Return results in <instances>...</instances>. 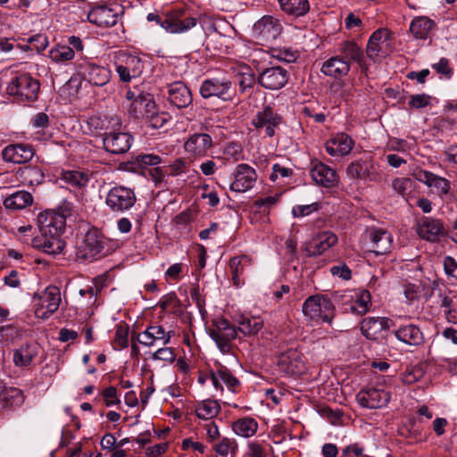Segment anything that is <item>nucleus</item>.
<instances>
[{
	"label": "nucleus",
	"mask_w": 457,
	"mask_h": 457,
	"mask_svg": "<svg viewBox=\"0 0 457 457\" xmlns=\"http://www.w3.org/2000/svg\"><path fill=\"white\" fill-rule=\"evenodd\" d=\"M280 10L287 16L297 19L305 16L311 9L309 0H277Z\"/></svg>",
	"instance_id": "4c0bfd02"
},
{
	"label": "nucleus",
	"mask_w": 457,
	"mask_h": 457,
	"mask_svg": "<svg viewBox=\"0 0 457 457\" xmlns=\"http://www.w3.org/2000/svg\"><path fill=\"white\" fill-rule=\"evenodd\" d=\"M370 303V293L367 290H362L356 295V299L351 303L350 310L353 313L362 316L368 312Z\"/></svg>",
	"instance_id": "3c124183"
},
{
	"label": "nucleus",
	"mask_w": 457,
	"mask_h": 457,
	"mask_svg": "<svg viewBox=\"0 0 457 457\" xmlns=\"http://www.w3.org/2000/svg\"><path fill=\"white\" fill-rule=\"evenodd\" d=\"M198 19L187 15L186 10L182 8L173 9L168 12L166 32L170 34H183L195 28Z\"/></svg>",
	"instance_id": "f3484780"
},
{
	"label": "nucleus",
	"mask_w": 457,
	"mask_h": 457,
	"mask_svg": "<svg viewBox=\"0 0 457 457\" xmlns=\"http://www.w3.org/2000/svg\"><path fill=\"white\" fill-rule=\"evenodd\" d=\"M199 92L204 99L217 97L223 101H230L234 96L232 83L225 78L204 79L200 86Z\"/></svg>",
	"instance_id": "f8f14e48"
},
{
	"label": "nucleus",
	"mask_w": 457,
	"mask_h": 457,
	"mask_svg": "<svg viewBox=\"0 0 457 457\" xmlns=\"http://www.w3.org/2000/svg\"><path fill=\"white\" fill-rule=\"evenodd\" d=\"M431 96L427 94H418L411 96L409 105L411 108L420 109L430 104Z\"/></svg>",
	"instance_id": "0e129e2a"
},
{
	"label": "nucleus",
	"mask_w": 457,
	"mask_h": 457,
	"mask_svg": "<svg viewBox=\"0 0 457 457\" xmlns=\"http://www.w3.org/2000/svg\"><path fill=\"white\" fill-rule=\"evenodd\" d=\"M444 270L448 278H453L457 280V262L453 257H445Z\"/></svg>",
	"instance_id": "338daca9"
},
{
	"label": "nucleus",
	"mask_w": 457,
	"mask_h": 457,
	"mask_svg": "<svg viewBox=\"0 0 457 457\" xmlns=\"http://www.w3.org/2000/svg\"><path fill=\"white\" fill-rule=\"evenodd\" d=\"M434 26L435 22L429 18L425 16L416 17L411 22L410 31L415 38L426 39Z\"/></svg>",
	"instance_id": "37998d69"
},
{
	"label": "nucleus",
	"mask_w": 457,
	"mask_h": 457,
	"mask_svg": "<svg viewBox=\"0 0 457 457\" xmlns=\"http://www.w3.org/2000/svg\"><path fill=\"white\" fill-rule=\"evenodd\" d=\"M310 175L316 185L326 188L335 187L339 182L336 170L317 159L310 163Z\"/></svg>",
	"instance_id": "aec40b11"
},
{
	"label": "nucleus",
	"mask_w": 457,
	"mask_h": 457,
	"mask_svg": "<svg viewBox=\"0 0 457 457\" xmlns=\"http://www.w3.org/2000/svg\"><path fill=\"white\" fill-rule=\"evenodd\" d=\"M69 209L62 210V213L46 211L37 216V225L42 235H62L65 228V217Z\"/></svg>",
	"instance_id": "dca6fc26"
},
{
	"label": "nucleus",
	"mask_w": 457,
	"mask_h": 457,
	"mask_svg": "<svg viewBox=\"0 0 457 457\" xmlns=\"http://www.w3.org/2000/svg\"><path fill=\"white\" fill-rule=\"evenodd\" d=\"M212 147V138L207 133H195L184 144L185 151L194 156L204 157Z\"/></svg>",
	"instance_id": "2f4dec72"
},
{
	"label": "nucleus",
	"mask_w": 457,
	"mask_h": 457,
	"mask_svg": "<svg viewBox=\"0 0 457 457\" xmlns=\"http://www.w3.org/2000/svg\"><path fill=\"white\" fill-rule=\"evenodd\" d=\"M155 107L156 104L150 93L138 92L137 99L131 102L128 107V114L136 120H145Z\"/></svg>",
	"instance_id": "a878e982"
},
{
	"label": "nucleus",
	"mask_w": 457,
	"mask_h": 457,
	"mask_svg": "<svg viewBox=\"0 0 457 457\" xmlns=\"http://www.w3.org/2000/svg\"><path fill=\"white\" fill-rule=\"evenodd\" d=\"M218 375L220 380L233 392L239 386V380L224 365L218 363Z\"/></svg>",
	"instance_id": "864d4df0"
},
{
	"label": "nucleus",
	"mask_w": 457,
	"mask_h": 457,
	"mask_svg": "<svg viewBox=\"0 0 457 457\" xmlns=\"http://www.w3.org/2000/svg\"><path fill=\"white\" fill-rule=\"evenodd\" d=\"M414 177L420 182L424 183L428 187L436 189L440 196L448 195L451 191V183L445 178L434 174L431 171L419 170L414 172Z\"/></svg>",
	"instance_id": "c85d7f7f"
},
{
	"label": "nucleus",
	"mask_w": 457,
	"mask_h": 457,
	"mask_svg": "<svg viewBox=\"0 0 457 457\" xmlns=\"http://www.w3.org/2000/svg\"><path fill=\"white\" fill-rule=\"evenodd\" d=\"M250 258L247 255L235 256L229 261V268L232 273V280L235 286L241 283L240 277L245 271V267L250 264Z\"/></svg>",
	"instance_id": "8fccbe9b"
},
{
	"label": "nucleus",
	"mask_w": 457,
	"mask_h": 457,
	"mask_svg": "<svg viewBox=\"0 0 457 457\" xmlns=\"http://www.w3.org/2000/svg\"><path fill=\"white\" fill-rule=\"evenodd\" d=\"M84 47V42L79 37L70 36L65 41L53 46L48 57L51 62L58 65H66L75 58L76 54L81 55Z\"/></svg>",
	"instance_id": "423d86ee"
},
{
	"label": "nucleus",
	"mask_w": 457,
	"mask_h": 457,
	"mask_svg": "<svg viewBox=\"0 0 457 457\" xmlns=\"http://www.w3.org/2000/svg\"><path fill=\"white\" fill-rule=\"evenodd\" d=\"M390 394L376 387H365L356 395L357 403L363 408L378 409L386 406L390 401Z\"/></svg>",
	"instance_id": "4be33fe9"
},
{
	"label": "nucleus",
	"mask_w": 457,
	"mask_h": 457,
	"mask_svg": "<svg viewBox=\"0 0 457 457\" xmlns=\"http://www.w3.org/2000/svg\"><path fill=\"white\" fill-rule=\"evenodd\" d=\"M35 149L29 144L16 143L4 146L1 152L5 162L22 164L29 162L35 155Z\"/></svg>",
	"instance_id": "b1692460"
},
{
	"label": "nucleus",
	"mask_w": 457,
	"mask_h": 457,
	"mask_svg": "<svg viewBox=\"0 0 457 457\" xmlns=\"http://www.w3.org/2000/svg\"><path fill=\"white\" fill-rule=\"evenodd\" d=\"M277 365L279 370L289 376H299L305 370L303 354L295 348H288L277 356Z\"/></svg>",
	"instance_id": "4468645a"
},
{
	"label": "nucleus",
	"mask_w": 457,
	"mask_h": 457,
	"mask_svg": "<svg viewBox=\"0 0 457 457\" xmlns=\"http://www.w3.org/2000/svg\"><path fill=\"white\" fill-rule=\"evenodd\" d=\"M122 7L115 3L94 5L87 12V21L98 27H112L117 24Z\"/></svg>",
	"instance_id": "1a4fd4ad"
},
{
	"label": "nucleus",
	"mask_w": 457,
	"mask_h": 457,
	"mask_svg": "<svg viewBox=\"0 0 457 457\" xmlns=\"http://www.w3.org/2000/svg\"><path fill=\"white\" fill-rule=\"evenodd\" d=\"M361 330L362 335L369 340H377L382 332L381 322L377 317H369L361 322Z\"/></svg>",
	"instance_id": "09e8293b"
},
{
	"label": "nucleus",
	"mask_w": 457,
	"mask_h": 457,
	"mask_svg": "<svg viewBox=\"0 0 457 457\" xmlns=\"http://www.w3.org/2000/svg\"><path fill=\"white\" fill-rule=\"evenodd\" d=\"M346 175L349 179L362 181L378 182L381 179L378 167L370 156L352 162L346 168Z\"/></svg>",
	"instance_id": "9b49d317"
},
{
	"label": "nucleus",
	"mask_w": 457,
	"mask_h": 457,
	"mask_svg": "<svg viewBox=\"0 0 457 457\" xmlns=\"http://www.w3.org/2000/svg\"><path fill=\"white\" fill-rule=\"evenodd\" d=\"M395 337L410 346H420L424 344L425 337L419 326L408 323L399 326L394 330Z\"/></svg>",
	"instance_id": "c756f323"
},
{
	"label": "nucleus",
	"mask_w": 457,
	"mask_h": 457,
	"mask_svg": "<svg viewBox=\"0 0 457 457\" xmlns=\"http://www.w3.org/2000/svg\"><path fill=\"white\" fill-rule=\"evenodd\" d=\"M21 177L23 184L29 187L38 186L45 181V173L37 166H25L21 170Z\"/></svg>",
	"instance_id": "de8ad7c7"
},
{
	"label": "nucleus",
	"mask_w": 457,
	"mask_h": 457,
	"mask_svg": "<svg viewBox=\"0 0 457 457\" xmlns=\"http://www.w3.org/2000/svg\"><path fill=\"white\" fill-rule=\"evenodd\" d=\"M38 354V345L36 343H25L13 352L12 361L16 367H29Z\"/></svg>",
	"instance_id": "e433bc0d"
},
{
	"label": "nucleus",
	"mask_w": 457,
	"mask_h": 457,
	"mask_svg": "<svg viewBox=\"0 0 457 457\" xmlns=\"http://www.w3.org/2000/svg\"><path fill=\"white\" fill-rule=\"evenodd\" d=\"M75 70L81 81H85L93 87H104L112 78V71L107 67L87 59L77 60Z\"/></svg>",
	"instance_id": "20e7f679"
},
{
	"label": "nucleus",
	"mask_w": 457,
	"mask_h": 457,
	"mask_svg": "<svg viewBox=\"0 0 457 457\" xmlns=\"http://www.w3.org/2000/svg\"><path fill=\"white\" fill-rule=\"evenodd\" d=\"M281 122L282 117L270 105L264 106L252 120V125L268 137L275 135Z\"/></svg>",
	"instance_id": "2eb2a0df"
},
{
	"label": "nucleus",
	"mask_w": 457,
	"mask_h": 457,
	"mask_svg": "<svg viewBox=\"0 0 457 457\" xmlns=\"http://www.w3.org/2000/svg\"><path fill=\"white\" fill-rule=\"evenodd\" d=\"M247 447L249 457H267V450L261 443L251 441Z\"/></svg>",
	"instance_id": "774afa93"
},
{
	"label": "nucleus",
	"mask_w": 457,
	"mask_h": 457,
	"mask_svg": "<svg viewBox=\"0 0 457 457\" xmlns=\"http://www.w3.org/2000/svg\"><path fill=\"white\" fill-rule=\"evenodd\" d=\"M245 71H241L237 74V80L241 92L251 89L255 83V77L252 71L249 68H245Z\"/></svg>",
	"instance_id": "13d9d810"
},
{
	"label": "nucleus",
	"mask_w": 457,
	"mask_h": 457,
	"mask_svg": "<svg viewBox=\"0 0 457 457\" xmlns=\"http://www.w3.org/2000/svg\"><path fill=\"white\" fill-rule=\"evenodd\" d=\"M424 376V371L422 368L419 366H414L411 369H407L402 374V381L404 384L411 385L418 381H420Z\"/></svg>",
	"instance_id": "bf43d9fd"
},
{
	"label": "nucleus",
	"mask_w": 457,
	"mask_h": 457,
	"mask_svg": "<svg viewBox=\"0 0 457 457\" xmlns=\"http://www.w3.org/2000/svg\"><path fill=\"white\" fill-rule=\"evenodd\" d=\"M432 68L438 73L450 79L453 74V70L450 66V62L447 58L442 57L438 62L432 64Z\"/></svg>",
	"instance_id": "e2e57ef3"
},
{
	"label": "nucleus",
	"mask_w": 457,
	"mask_h": 457,
	"mask_svg": "<svg viewBox=\"0 0 457 457\" xmlns=\"http://www.w3.org/2000/svg\"><path fill=\"white\" fill-rule=\"evenodd\" d=\"M132 139L130 134L116 131L114 128L102 134L104 149L112 154H121L128 152L131 146Z\"/></svg>",
	"instance_id": "a211bd4d"
},
{
	"label": "nucleus",
	"mask_w": 457,
	"mask_h": 457,
	"mask_svg": "<svg viewBox=\"0 0 457 457\" xmlns=\"http://www.w3.org/2000/svg\"><path fill=\"white\" fill-rule=\"evenodd\" d=\"M40 82L29 72H16L6 87V92L14 101L21 104L37 100Z\"/></svg>",
	"instance_id": "f257e3e1"
},
{
	"label": "nucleus",
	"mask_w": 457,
	"mask_h": 457,
	"mask_svg": "<svg viewBox=\"0 0 457 457\" xmlns=\"http://www.w3.org/2000/svg\"><path fill=\"white\" fill-rule=\"evenodd\" d=\"M237 330L245 336L256 335L263 327V322L259 317L241 315L237 320Z\"/></svg>",
	"instance_id": "79ce46f5"
},
{
	"label": "nucleus",
	"mask_w": 457,
	"mask_h": 457,
	"mask_svg": "<svg viewBox=\"0 0 457 457\" xmlns=\"http://www.w3.org/2000/svg\"><path fill=\"white\" fill-rule=\"evenodd\" d=\"M154 129L162 128L170 120V116L167 112H158L157 106L154 109H152L149 116H146L145 119Z\"/></svg>",
	"instance_id": "5fc2aeb1"
},
{
	"label": "nucleus",
	"mask_w": 457,
	"mask_h": 457,
	"mask_svg": "<svg viewBox=\"0 0 457 457\" xmlns=\"http://www.w3.org/2000/svg\"><path fill=\"white\" fill-rule=\"evenodd\" d=\"M320 208L319 203H312L306 205H295L292 209V214L295 218L304 217L314 212H318Z\"/></svg>",
	"instance_id": "052dcab7"
},
{
	"label": "nucleus",
	"mask_w": 457,
	"mask_h": 457,
	"mask_svg": "<svg viewBox=\"0 0 457 457\" xmlns=\"http://www.w3.org/2000/svg\"><path fill=\"white\" fill-rule=\"evenodd\" d=\"M115 71L121 82L128 83L141 75L144 70L142 60L125 51H120L114 57Z\"/></svg>",
	"instance_id": "6e6552de"
},
{
	"label": "nucleus",
	"mask_w": 457,
	"mask_h": 457,
	"mask_svg": "<svg viewBox=\"0 0 457 457\" xmlns=\"http://www.w3.org/2000/svg\"><path fill=\"white\" fill-rule=\"evenodd\" d=\"M220 411V406L216 400L206 399L195 405V415L202 420H212Z\"/></svg>",
	"instance_id": "a18cd8bd"
},
{
	"label": "nucleus",
	"mask_w": 457,
	"mask_h": 457,
	"mask_svg": "<svg viewBox=\"0 0 457 457\" xmlns=\"http://www.w3.org/2000/svg\"><path fill=\"white\" fill-rule=\"evenodd\" d=\"M257 174L255 170L246 163L238 164L234 171V181L229 188L237 193H245L255 184Z\"/></svg>",
	"instance_id": "393cba45"
},
{
	"label": "nucleus",
	"mask_w": 457,
	"mask_h": 457,
	"mask_svg": "<svg viewBox=\"0 0 457 457\" xmlns=\"http://www.w3.org/2000/svg\"><path fill=\"white\" fill-rule=\"evenodd\" d=\"M338 52L346 61L356 62L362 71H366L368 65L365 61L363 51L354 41H344L339 45Z\"/></svg>",
	"instance_id": "473e14b6"
},
{
	"label": "nucleus",
	"mask_w": 457,
	"mask_h": 457,
	"mask_svg": "<svg viewBox=\"0 0 457 457\" xmlns=\"http://www.w3.org/2000/svg\"><path fill=\"white\" fill-rule=\"evenodd\" d=\"M332 140L335 141L337 147L340 150L342 155L348 154L354 145L353 140L345 133L337 134Z\"/></svg>",
	"instance_id": "6e6d98bb"
},
{
	"label": "nucleus",
	"mask_w": 457,
	"mask_h": 457,
	"mask_svg": "<svg viewBox=\"0 0 457 457\" xmlns=\"http://www.w3.org/2000/svg\"><path fill=\"white\" fill-rule=\"evenodd\" d=\"M60 179L74 188H84L89 182L88 173L83 170H62Z\"/></svg>",
	"instance_id": "c03bdc74"
},
{
	"label": "nucleus",
	"mask_w": 457,
	"mask_h": 457,
	"mask_svg": "<svg viewBox=\"0 0 457 457\" xmlns=\"http://www.w3.org/2000/svg\"><path fill=\"white\" fill-rule=\"evenodd\" d=\"M283 28L280 21L270 15H264L258 20L253 27V35L260 40L270 43L276 39Z\"/></svg>",
	"instance_id": "412c9836"
},
{
	"label": "nucleus",
	"mask_w": 457,
	"mask_h": 457,
	"mask_svg": "<svg viewBox=\"0 0 457 457\" xmlns=\"http://www.w3.org/2000/svg\"><path fill=\"white\" fill-rule=\"evenodd\" d=\"M303 312L312 320L330 323L335 316V306L328 295H315L304 301Z\"/></svg>",
	"instance_id": "39448f33"
},
{
	"label": "nucleus",
	"mask_w": 457,
	"mask_h": 457,
	"mask_svg": "<svg viewBox=\"0 0 457 457\" xmlns=\"http://www.w3.org/2000/svg\"><path fill=\"white\" fill-rule=\"evenodd\" d=\"M109 240L97 229L88 230L78 246L76 256L79 260L93 262L110 253Z\"/></svg>",
	"instance_id": "f03ea898"
},
{
	"label": "nucleus",
	"mask_w": 457,
	"mask_h": 457,
	"mask_svg": "<svg viewBox=\"0 0 457 457\" xmlns=\"http://www.w3.org/2000/svg\"><path fill=\"white\" fill-rule=\"evenodd\" d=\"M233 431L243 437L253 436L258 429V423L253 418L245 417L237 420L232 425Z\"/></svg>",
	"instance_id": "49530a36"
},
{
	"label": "nucleus",
	"mask_w": 457,
	"mask_h": 457,
	"mask_svg": "<svg viewBox=\"0 0 457 457\" xmlns=\"http://www.w3.org/2000/svg\"><path fill=\"white\" fill-rule=\"evenodd\" d=\"M129 327L126 323H120L116 326L115 336L112 340L114 350H121L129 345Z\"/></svg>",
	"instance_id": "603ef678"
},
{
	"label": "nucleus",
	"mask_w": 457,
	"mask_h": 457,
	"mask_svg": "<svg viewBox=\"0 0 457 457\" xmlns=\"http://www.w3.org/2000/svg\"><path fill=\"white\" fill-rule=\"evenodd\" d=\"M337 242V236L330 231H323L315 236L306 245L307 256L322 254Z\"/></svg>",
	"instance_id": "7c9ffc66"
},
{
	"label": "nucleus",
	"mask_w": 457,
	"mask_h": 457,
	"mask_svg": "<svg viewBox=\"0 0 457 457\" xmlns=\"http://www.w3.org/2000/svg\"><path fill=\"white\" fill-rule=\"evenodd\" d=\"M136 201V194L131 188L118 186L109 190L105 204L112 212H123L130 209Z\"/></svg>",
	"instance_id": "ddd939ff"
},
{
	"label": "nucleus",
	"mask_w": 457,
	"mask_h": 457,
	"mask_svg": "<svg viewBox=\"0 0 457 457\" xmlns=\"http://www.w3.org/2000/svg\"><path fill=\"white\" fill-rule=\"evenodd\" d=\"M168 168L170 170L169 175L176 177L187 171V162L183 158H178Z\"/></svg>",
	"instance_id": "69168bd1"
},
{
	"label": "nucleus",
	"mask_w": 457,
	"mask_h": 457,
	"mask_svg": "<svg viewBox=\"0 0 457 457\" xmlns=\"http://www.w3.org/2000/svg\"><path fill=\"white\" fill-rule=\"evenodd\" d=\"M417 233L419 237L429 242L439 241L445 235L443 223L430 217H423L417 225Z\"/></svg>",
	"instance_id": "bb28decb"
},
{
	"label": "nucleus",
	"mask_w": 457,
	"mask_h": 457,
	"mask_svg": "<svg viewBox=\"0 0 457 457\" xmlns=\"http://www.w3.org/2000/svg\"><path fill=\"white\" fill-rule=\"evenodd\" d=\"M349 71L350 62L345 60L341 55L329 58L321 67V72L323 74L334 78L345 76L348 74Z\"/></svg>",
	"instance_id": "58836bf2"
},
{
	"label": "nucleus",
	"mask_w": 457,
	"mask_h": 457,
	"mask_svg": "<svg viewBox=\"0 0 457 457\" xmlns=\"http://www.w3.org/2000/svg\"><path fill=\"white\" fill-rule=\"evenodd\" d=\"M370 239V252L377 255L389 253L393 247V237L384 228H371L367 231Z\"/></svg>",
	"instance_id": "cd10ccee"
},
{
	"label": "nucleus",
	"mask_w": 457,
	"mask_h": 457,
	"mask_svg": "<svg viewBox=\"0 0 457 457\" xmlns=\"http://www.w3.org/2000/svg\"><path fill=\"white\" fill-rule=\"evenodd\" d=\"M35 303L36 317L46 320L53 315L59 308L61 303L60 289L55 286L47 287L37 298Z\"/></svg>",
	"instance_id": "9d476101"
},
{
	"label": "nucleus",
	"mask_w": 457,
	"mask_h": 457,
	"mask_svg": "<svg viewBox=\"0 0 457 457\" xmlns=\"http://www.w3.org/2000/svg\"><path fill=\"white\" fill-rule=\"evenodd\" d=\"M163 96L171 105L178 109L186 108L193 102L190 89L180 80L167 84L163 90Z\"/></svg>",
	"instance_id": "6ab92c4d"
},
{
	"label": "nucleus",
	"mask_w": 457,
	"mask_h": 457,
	"mask_svg": "<svg viewBox=\"0 0 457 457\" xmlns=\"http://www.w3.org/2000/svg\"><path fill=\"white\" fill-rule=\"evenodd\" d=\"M391 37V32L389 29L381 28L375 30L369 38L366 54L367 56L372 60L376 61L378 57H380V52L382 51V46L386 44Z\"/></svg>",
	"instance_id": "c9c22d12"
},
{
	"label": "nucleus",
	"mask_w": 457,
	"mask_h": 457,
	"mask_svg": "<svg viewBox=\"0 0 457 457\" xmlns=\"http://www.w3.org/2000/svg\"><path fill=\"white\" fill-rule=\"evenodd\" d=\"M102 395L105 406L110 407L112 405H118L120 403V400L118 397L116 387L111 386L106 387L103 392Z\"/></svg>",
	"instance_id": "680f3d73"
},
{
	"label": "nucleus",
	"mask_w": 457,
	"mask_h": 457,
	"mask_svg": "<svg viewBox=\"0 0 457 457\" xmlns=\"http://www.w3.org/2000/svg\"><path fill=\"white\" fill-rule=\"evenodd\" d=\"M32 245L35 248L41 249L48 254L61 253L65 246V242L61 235H42L33 239Z\"/></svg>",
	"instance_id": "f704fd0d"
},
{
	"label": "nucleus",
	"mask_w": 457,
	"mask_h": 457,
	"mask_svg": "<svg viewBox=\"0 0 457 457\" xmlns=\"http://www.w3.org/2000/svg\"><path fill=\"white\" fill-rule=\"evenodd\" d=\"M209 336L216 343L220 351L226 354L232 350V341L237 338V330L228 320L220 318L212 321V328H209Z\"/></svg>",
	"instance_id": "0eeeda50"
},
{
	"label": "nucleus",
	"mask_w": 457,
	"mask_h": 457,
	"mask_svg": "<svg viewBox=\"0 0 457 457\" xmlns=\"http://www.w3.org/2000/svg\"><path fill=\"white\" fill-rule=\"evenodd\" d=\"M289 79L288 71L280 66L264 69L258 76L259 84L270 90H278L286 86Z\"/></svg>",
	"instance_id": "5701e85b"
},
{
	"label": "nucleus",
	"mask_w": 457,
	"mask_h": 457,
	"mask_svg": "<svg viewBox=\"0 0 457 457\" xmlns=\"http://www.w3.org/2000/svg\"><path fill=\"white\" fill-rule=\"evenodd\" d=\"M161 162L162 158L157 154H139L132 156L127 162V169L132 172L141 173L145 178L158 185L165 178L162 167L157 166Z\"/></svg>",
	"instance_id": "7ed1b4c3"
},
{
	"label": "nucleus",
	"mask_w": 457,
	"mask_h": 457,
	"mask_svg": "<svg viewBox=\"0 0 457 457\" xmlns=\"http://www.w3.org/2000/svg\"><path fill=\"white\" fill-rule=\"evenodd\" d=\"M413 182L409 178H396L392 181L394 191L402 196H405L411 192Z\"/></svg>",
	"instance_id": "4d7b16f0"
},
{
	"label": "nucleus",
	"mask_w": 457,
	"mask_h": 457,
	"mask_svg": "<svg viewBox=\"0 0 457 457\" xmlns=\"http://www.w3.org/2000/svg\"><path fill=\"white\" fill-rule=\"evenodd\" d=\"M32 203L33 196L29 192L19 190L6 196L3 204L9 211H17L31 205Z\"/></svg>",
	"instance_id": "ea45409f"
},
{
	"label": "nucleus",
	"mask_w": 457,
	"mask_h": 457,
	"mask_svg": "<svg viewBox=\"0 0 457 457\" xmlns=\"http://www.w3.org/2000/svg\"><path fill=\"white\" fill-rule=\"evenodd\" d=\"M172 336V331L166 332L162 326L154 325L149 326L143 333L138 335L137 340L145 346H152L157 340H162L165 345L170 343Z\"/></svg>",
	"instance_id": "72a5a7b5"
},
{
	"label": "nucleus",
	"mask_w": 457,
	"mask_h": 457,
	"mask_svg": "<svg viewBox=\"0 0 457 457\" xmlns=\"http://www.w3.org/2000/svg\"><path fill=\"white\" fill-rule=\"evenodd\" d=\"M24 403L23 392L16 387H4L0 390V411L6 408L18 407Z\"/></svg>",
	"instance_id": "a19ab883"
}]
</instances>
